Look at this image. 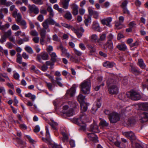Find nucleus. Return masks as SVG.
I'll list each match as a JSON object with an SVG mask.
<instances>
[{
  "mask_svg": "<svg viewBox=\"0 0 148 148\" xmlns=\"http://www.w3.org/2000/svg\"><path fill=\"white\" fill-rule=\"evenodd\" d=\"M71 0H60V5H62V7L65 9L68 8L69 2Z\"/></svg>",
  "mask_w": 148,
  "mask_h": 148,
  "instance_id": "obj_21",
  "label": "nucleus"
},
{
  "mask_svg": "<svg viewBox=\"0 0 148 148\" xmlns=\"http://www.w3.org/2000/svg\"><path fill=\"white\" fill-rule=\"evenodd\" d=\"M64 17L68 20H71L72 19V16L71 13L69 12L65 14L64 15Z\"/></svg>",
  "mask_w": 148,
  "mask_h": 148,
  "instance_id": "obj_53",
  "label": "nucleus"
},
{
  "mask_svg": "<svg viewBox=\"0 0 148 148\" xmlns=\"http://www.w3.org/2000/svg\"><path fill=\"white\" fill-rule=\"evenodd\" d=\"M138 64L142 69H145L146 67V65L144 63L143 60L142 59H139L138 60Z\"/></svg>",
  "mask_w": 148,
  "mask_h": 148,
  "instance_id": "obj_33",
  "label": "nucleus"
},
{
  "mask_svg": "<svg viewBox=\"0 0 148 148\" xmlns=\"http://www.w3.org/2000/svg\"><path fill=\"white\" fill-rule=\"evenodd\" d=\"M114 64H115L113 62L106 61L103 63V65L105 67L111 68L112 67Z\"/></svg>",
  "mask_w": 148,
  "mask_h": 148,
  "instance_id": "obj_30",
  "label": "nucleus"
},
{
  "mask_svg": "<svg viewBox=\"0 0 148 148\" xmlns=\"http://www.w3.org/2000/svg\"><path fill=\"white\" fill-rule=\"evenodd\" d=\"M46 138H42V140L43 141L45 142L48 144L50 143V135L49 131L48 126H46Z\"/></svg>",
  "mask_w": 148,
  "mask_h": 148,
  "instance_id": "obj_12",
  "label": "nucleus"
},
{
  "mask_svg": "<svg viewBox=\"0 0 148 148\" xmlns=\"http://www.w3.org/2000/svg\"><path fill=\"white\" fill-rule=\"evenodd\" d=\"M107 33V32H105L101 34H99V39L97 41V45H99L100 46H102L103 43L102 41H104L106 40V35Z\"/></svg>",
  "mask_w": 148,
  "mask_h": 148,
  "instance_id": "obj_9",
  "label": "nucleus"
},
{
  "mask_svg": "<svg viewBox=\"0 0 148 148\" xmlns=\"http://www.w3.org/2000/svg\"><path fill=\"white\" fill-rule=\"evenodd\" d=\"M88 10L89 14L91 15H92L94 12L95 11L94 10V8L91 7H88Z\"/></svg>",
  "mask_w": 148,
  "mask_h": 148,
  "instance_id": "obj_49",
  "label": "nucleus"
},
{
  "mask_svg": "<svg viewBox=\"0 0 148 148\" xmlns=\"http://www.w3.org/2000/svg\"><path fill=\"white\" fill-rule=\"evenodd\" d=\"M103 48L104 49H108L110 51H112L113 48V44L112 42L107 41L103 45Z\"/></svg>",
  "mask_w": 148,
  "mask_h": 148,
  "instance_id": "obj_20",
  "label": "nucleus"
},
{
  "mask_svg": "<svg viewBox=\"0 0 148 148\" xmlns=\"http://www.w3.org/2000/svg\"><path fill=\"white\" fill-rule=\"evenodd\" d=\"M28 7L29 10L32 13L33 12L36 14H38L39 12V10L38 8L35 5H28Z\"/></svg>",
  "mask_w": 148,
  "mask_h": 148,
  "instance_id": "obj_10",
  "label": "nucleus"
},
{
  "mask_svg": "<svg viewBox=\"0 0 148 148\" xmlns=\"http://www.w3.org/2000/svg\"><path fill=\"white\" fill-rule=\"evenodd\" d=\"M55 23V21L52 19L47 18L42 23V25L43 28H41L40 32L42 29H43L46 31V30L47 32H50V29L49 28V25H54Z\"/></svg>",
  "mask_w": 148,
  "mask_h": 148,
  "instance_id": "obj_3",
  "label": "nucleus"
},
{
  "mask_svg": "<svg viewBox=\"0 0 148 148\" xmlns=\"http://www.w3.org/2000/svg\"><path fill=\"white\" fill-rule=\"evenodd\" d=\"M18 10L16 9L12 13V16L16 18V21L17 23L22 20V17L21 14L18 13Z\"/></svg>",
  "mask_w": 148,
  "mask_h": 148,
  "instance_id": "obj_14",
  "label": "nucleus"
},
{
  "mask_svg": "<svg viewBox=\"0 0 148 148\" xmlns=\"http://www.w3.org/2000/svg\"><path fill=\"white\" fill-rule=\"evenodd\" d=\"M53 47L51 45H49L47 48V50L49 54V53H51L53 51Z\"/></svg>",
  "mask_w": 148,
  "mask_h": 148,
  "instance_id": "obj_56",
  "label": "nucleus"
},
{
  "mask_svg": "<svg viewBox=\"0 0 148 148\" xmlns=\"http://www.w3.org/2000/svg\"><path fill=\"white\" fill-rule=\"evenodd\" d=\"M33 2L36 4L40 5L43 3V1L41 0H34Z\"/></svg>",
  "mask_w": 148,
  "mask_h": 148,
  "instance_id": "obj_63",
  "label": "nucleus"
},
{
  "mask_svg": "<svg viewBox=\"0 0 148 148\" xmlns=\"http://www.w3.org/2000/svg\"><path fill=\"white\" fill-rule=\"evenodd\" d=\"M76 87V85H73L69 90H67L66 95L67 97H72L73 96L75 92V88Z\"/></svg>",
  "mask_w": 148,
  "mask_h": 148,
  "instance_id": "obj_11",
  "label": "nucleus"
},
{
  "mask_svg": "<svg viewBox=\"0 0 148 148\" xmlns=\"http://www.w3.org/2000/svg\"><path fill=\"white\" fill-rule=\"evenodd\" d=\"M41 58L44 60H46L49 59V56L47 53H43L41 54Z\"/></svg>",
  "mask_w": 148,
  "mask_h": 148,
  "instance_id": "obj_42",
  "label": "nucleus"
},
{
  "mask_svg": "<svg viewBox=\"0 0 148 148\" xmlns=\"http://www.w3.org/2000/svg\"><path fill=\"white\" fill-rule=\"evenodd\" d=\"M49 124L52 127V129L55 130H57L58 124L57 123L55 122L54 120H52L51 122H49Z\"/></svg>",
  "mask_w": 148,
  "mask_h": 148,
  "instance_id": "obj_26",
  "label": "nucleus"
},
{
  "mask_svg": "<svg viewBox=\"0 0 148 148\" xmlns=\"http://www.w3.org/2000/svg\"><path fill=\"white\" fill-rule=\"evenodd\" d=\"M81 110L83 112L86 111L87 110L88 104L85 102L80 104Z\"/></svg>",
  "mask_w": 148,
  "mask_h": 148,
  "instance_id": "obj_29",
  "label": "nucleus"
},
{
  "mask_svg": "<svg viewBox=\"0 0 148 148\" xmlns=\"http://www.w3.org/2000/svg\"><path fill=\"white\" fill-rule=\"evenodd\" d=\"M122 134L124 136L131 140H135L136 139V137L134 134L131 131L122 132Z\"/></svg>",
  "mask_w": 148,
  "mask_h": 148,
  "instance_id": "obj_7",
  "label": "nucleus"
},
{
  "mask_svg": "<svg viewBox=\"0 0 148 148\" xmlns=\"http://www.w3.org/2000/svg\"><path fill=\"white\" fill-rule=\"evenodd\" d=\"M49 55L51 57V60L53 62H55L57 60L58 56L54 52L49 53Z\"/></svg>",
  "mask_w": 148,
  "mask_h": 148,
  "instance_id": "obj_25",
  "label": "nucleus"
},
{
  "mask_svg": "<svg viewBox=\"0 0 148 148\" xmlns=\"http://www.w3.org/2000/svg\"><path fill=\"white\" fill-rule=\"evenodd\" d=\"M91 84L90 80L87 79L81 83L80 85L81 90L84 94H88L90 93Z\"/></svg>",
  "mask_w": 148,
  "mask_h": 148,
  "instance_id": "obj_2",
  "label": "nucleus"
},
{
  "mask_svg": "<svg viewBox=\"0 0 148 148\" xmlns=\"http://www.w3.org/2000/svg\"><path fill=\"white\" fill-rule=\"evenodd\" d=\"M87 130L88 131L90 132H94L98 133L99 132L98 126L97 123L95 122L91 124L89 127L88 128Z\"/></svg>",
  "mask_w": 148,
  "mask_h": 148,
  "instance_id": "obj_8",
  "label": "nucleus"
},
{
  "mask_svg": "<svg viewBox=\"0 0 148 148\" xmlns=\"http://www.w3.org/2000/svg\"><path fill=\"white\" fill-rule=\"evenodd\" d=\"M25 50L29 53L32 54L34 53L32 49L29 46H27L25 48Z\"/></svg>",
  "mask_w": 148,
  "mask_h": 148,
  "instance_id": "obj_45",
  "label": "nucleus"
},
{
  "mask_svg": "<svg viewBox=\"0 0 148 148\" xmlns=\"http://www.w3.org/2000/svg\"><path fill=\"white\" fill-rule=\"evenodd\" d=\"M128 3V1L127 0H123V1L121 5V7L122 8H126Z\"/></svg>",
  "mask_w": 148,
  "mask_h": 148,
  "instance_id": "obj_50",
  "label": "nucleus"
},
{
  "mask_svg": "<svg viewBox=\"0 0 148 148\" xmlns=\"http://www.w3.org/2000/svg\"><path fill=\"white\" fill-rule=\"evenodd\" d=\"M55 79L54 83L55 82L58 85L61 87L63 86V84L62 82V79L61 77H56Z\"/></svg>",
  "mask_w": 148,
  "mask_h": 148,
  "instance_id": "obj_24",
  "label": "nucleus"
},
{
  "mask_svg": "<svg viewBox=\"0 0 148 148\" xmlns=\"http://www.w3.org/2000/svg\"><path fill=\"white\" fill-rule=\"evenodd\" d=\"M88 121V117L85 114L82 112L79 117L74 118L73 122L80 126L79 130L81 131H85L86 128V125L85 122Z\"/></svg>",
  "mask_w": 148,
  "mask_h": 148,
  "instance_id": "obj_1",
  "label": "nucleus"
},
{
  "mask_svg": "<svg viewBox=\"0 0 148 148\" xmlns=\"http://www.w3.org/2000/svg\"><path fill=\"white\" fill-rule=\"evenodd\" d=\"M108 138L110 141L113 143H114L116 140V136H114L112 135L109 136H108Z\"/></svg>",
  "mask_w": 148,
  "mask_h": 148,
  "instance_id": "obj_46",
  "label": "nucleus"
},
{
  "mask_svg": "<svg viewBox=\"0 0 148 148\" xmlns=\"http://www.w3.org/2000/svg\"><path fill=\"white\" fill-rule=\"evenodd\" d=\"M12 34V31L11 29L8 30L5 33L4 36L6 37L10 36Z\"/></svg>",
  "mask_w": 148,
  "mask_h": 148,
  "instance_id": "obj_62",
  "label": "nucleus"
},
{
  "mask_svg": "<svg viewBox=\"0 0 148 148\" xmlns=\"http://www.w3.org/2000/svg\"><path fill=\"white\" fill-rule=\"evenodd\" d=\"M126 96L134 100H139L141 98V96L139 93L133 90L127 92Z\"/></svg>",
  "mask_w": 148,
  "mask_h": 148,
  "instance_id": "obj_4",
  "label": "nucleus"
},
{
  "mask_svg": "<svg viewBox=\"0 0 148 148\" xmlns=\"http://www.w3.org/2000/svg\"><path fill=\"white\" fill-rule=\"evenodd\" d=\"M8 10L7 8H2L0 10V12L2 13H4L5 14H7L8 13Z\"/></svg>",
  "mask_w": 148,
  "mask_h": 148,
  "instance_id": "obj_51",
  "label": "nucleus"
},
{
  "mask_svg": "<svg viewBox=\"0 0 148 148\" xmlns=\"http://www.w3.org/2000/svg\"><path fill=\"white\" fill-rule=\"evenodd\" d=\"M70 106L69 110L66 112V116H73L74 115L73 109L76 108L78 105L77 102L75 101H69L68 102Z\"/></svg>",
  "mask_w": 148,
  "mask_h": 148,
  "instance_id": "obj_5",
  "label": "nucleus"
},
{
  "mask_svg": "<svg viewBox=\"0 0 148 148\" xmlns=\"http://www.w3.org/2000/svg\"><path fill=\"white\" fill-rule=\"evenodd\" d=\"M30 70L32 72L36 73H37V71H38L36 69V67L34 65H32L30 67Z\"/></svg>",
  "mask_w": 148,
  "mask_h": 148,
  "instance_id": "obj_58",
  "label": "nucleus"
},
{
  "mask_svg": "<svg viewBox=\"0 0 148 148\" xmlns=\"http://www.w3.org/2000/svg\"><path fill=\"white\" fill-rule=\"evenodd\" d=\"M70 60L71 61L74 62L76 63H78L79 62V60L72 56H71V57Z\"/></svg>",
  "mask_w": 148,
  "mask_h": 148,
  "instance_id": "obj_60",
  "label": "nucleus"
},
{
  "mask_svg": "<svg viewBox=\"0 0 148 148\" xmlns=\"http://www.w3.org/2000/svg\"><path fill=\"white\" fill-rule=\"evenodd\" d=\"M70 6L72 10V13L74 16L77 15L78 13V6L76 4L73 3L71 4Z\"/></svg>",
  "mask_w": 148,
  "mask_h": 148,
  "instance_id": "obj_16",
  "label": "nucleus"
},
{
  "mask_svg": "<svg viewBox=\"0 0 148 148\" xmlns=\"http://www.w3.org/2000/svg\"><path fill=\"white\" fill-rule=\"evenodd\" d=\"M116 47L119 50L122 51H125L127 49L126 45L124 43L118 44L117 45Z\"/></svg>",
  "mask_w": 148,
  "mask_h": 148,
  "instance_id": "obj_28",
  "label": "nucleus"
},
{
  "mask_svg": "<svg viewBox=\"0 0 148 148\" xmlns=\"http://www.w3.org/2000/svg\"><path fill=\"white\" fill-rule=\"evenodd\" d=\"M112 18L111 17H109L101 20V22L103 25L109 26L110 23L112 21Z\"/></svg>",
  "mask_w": 148,
  "mask_h": 148,
  "instance_id": "obj_22",
  "label": "nucleus"
},
{
  "mask_svg": "<svg viewBox=\"0 0 148 148\" xmlns=\"http://www.w3.org/2000/svg\"><path fill=\"white\" fill-rule=\"evenodd\" d=\"M48 145H50L53 148H62V147L60 145H58L56 144L52 143L51 141L50 143L48 144Z\"/></svg>",
  "mask_w": 148,
  "mask_h": 148,
  "instance_id": "obj_43",
  "label": "nucleus"
},
{
  "mask_svg": "<svg viewBox=\"0 0 148 148\" xmlns=\"http://www.w3.org/2000/svg\"><path fill=\"white\" fill-rule=\"evenodd\" d=\"M140 108L142 110L148 111V103H142L140 105Z\"/></svg>",
  "mask_w": 148,
  "mask_h": 148,
  "instance_id": "obj_36",
  "label": "nucleus"
},
{
  "mask_svg": "<svg viewBox=\"0 0 148 148\" xmlns=\"http://www.w3.org/2000/svg\"><path fill=\"white\" fill-rule=\"evenodd\" d=\"M46 75L50 79V81L53 83H54L55 80L53 78V77L50 75L49 74H46Z\"/></svg>",
  "mask_w": 148,
  "mask_h": 148,
  "instance_id": "obj_59",
  "label": "nucleus"
},
{
  "mask_svg": "<svg viewBox=\"0 0 148 148\" xmlns=\"http://www.w3.org/2000/svg\"><path fill=\"white\" fill-rule=\"evenodd\" d=\"M109 119L111 123H115L120 120V116L119 114L116 112H113L109 115Z\"/></svg>",
  "mask_w": 148,
  "mask_h": 148,
  "instance_id": "obj_6",
  "label": "nucleus"
},
{
  "mask_svg": "<svg viewBox=\"0 0 148 148\" xmlns=\"http://www.w3.org/2000/svg\"><path fill=\"white\" fill-rule=\"evenodd\" d=\"M17 23H20V25L22 26V28L23 29H25L27 27L26 23L24 20H21L19 22H18Z\"/></svg>",
  "mask_w": 148,
  "mask_h": 148,
  "instance_id": "obj_39",
  "label": "nucleus"
},
{
  "mask_svg": "<svg viewBox=\"0 0 148 148\" xmlns=\"http://www.w3.org/2000/svg\"><path fill=\"white\" fill-rule=\"evenodd\" d=\"M109 90L110 94H116L118 92L117 87L114 85H112L109 88Z\"/></svg>",
  "mask_w": 148,
  "mask_h": 148,
  "instance_id": "obj_23",
  "label": "nucleus"
},
{
  "mask_svg": "<svg viewBox=\"0 0 148 148\" xmlns=\"http://www.w3.org/2000/svg\"><path fill=\"white\" fill-rule=\"evenodd\" d=\"M15 35L16 36H18L19 35H20L21 36H25V34H22V32L21 31H18L17 32L15 33Z\"/></svg>",
  "mask_w": 148,
  "mask_h": 148,
  "instance_id": "obj_55",
  "label": "nucleus"
},
{
  "mask_svg": "<svg viewBox=\"0 0 148 148\" xmlns=\"http://www.w3.org/2000/svg\"><path fill=\"white\" fill-rule=\"evenodd\" d=\"M135 123V119L133 118H130L128 119L127 124L128 126H132L134 125Z\"/></svg>",
  "mask_w": 148,
  "mask_h": 148,
  "instance_id": "obj_31",
  "label": "nucleus"
},
{
  "mask_svg": "<svg viewBox=\"0 0 148 148\" xmlns=\"http://www.w3.org/2000/svg\"><path fill=\"white\" fill-rule=\"evenodd\" d=\"M47 10L49 13V18L51 19V18L54 15L53 10L52 7L50 6H48L47 8Z\"/></svg>",
  "mask_w": 148,
  "mask_h": 148,
  "instance_id": "obj_32",
  "label": "nucleus"
},
{
  "mask_svg": "<svg viewBox=\"0 0 148 148\" xmlns=\"http://www.w3.org/2000/svg\"><path fill=\"white\" fill-rule=\"evenodd\" d=\"M91 22V18L90 17H88L84 21V23L86 26H88V23H90Z\"/></svg>",
  "mask_w": 148,
  "mask_h": 148,
  "instance_id": "obj_47",
  "label": "nucleus"
},
{
  "mask_svg": "<svg viewBox=\"0 0 148 148\" xmlns=\"http://www.w3.org/2000/svg\"><path fill=\"white\" fill-rule=\"evenodd\" d=\"M47 86L48 87V88L50 90H52V89L53 88V83L52 82L51 83H48L47 82H46ZM54 83H53L54 84Z\"/></svg>",
  "mask_w": 148,
  "mask_h": 148,
  "instance_id": "obj_52",
  "label": "nucleus"
},
{
  "mask_svg": "<svg viewBox=\"0 0 148 148\" xmlns=\"http://www.w3.org/2000/svg\"><path fill=\"white\" fill-rule=\"evenodd\" d=\"M88 136L90 140L94 142L97 143L98 142L97 136L93 133H87Z\"/></svg>",
  "mask_w": 148,
  "mask_h": 148,
  "instance_id": "obj_19",
  "label": "nucleus"
},
{
  "mask_svg": "<svg viewBox=\"0 0 148 148\" xmlns=\"http://www.w3.org/2000/svg\"><path fill=\"white\" fill-rule=\"evenodd\" d=\"M18 10L16 9L12 13V16L16 18V21L17 23L22 20V17L21 14L18 13Z\"/></svg>",
  "mask_w": 148,
  "mask_h": 148,
  "instance_id": "obj_13",
  "label": "nucleus"
},
{
  "mask_svg": "<svg viewBox=\"0 0 148 148\" xmlns=\"http://www.w3.org/2000/svg\"><path fill=\"white\" fill-rule=\"evenodd\" d=\"M126 94L125 95L124 93L120 95L119 96V98L121 100L124 101H127L128 100L127 98L129 97H127L126 96Z\"/></svg>",
  "mask_w": 148,
  "mask_h": 148,
  "instance_id": "obj_38",
  "label": "nucleus"
},
{
  "mask_svg": "<svg viewBox=\"0 0 148 148\" xmlns=\"http://www.w3.org/2000/svg\"><path fill=\"white\" fill-rule=\"evenodd\" d=\"M140 121L142 123L148 121V113L142 112L140 115Z\"/></svg>",
  "mask_w": 148,
  "mask_h": 148,
  "instance_id": "obj_15",
  "label": "nucleus"
},
{
  "mask_svg": "<svg viewBox=\"0 0 148 148\" xmlns=\"http://www.w3.org/2000/svg\"><path fill=\"white\" fill-rule=\"evenodd\" d=\"M136 23L134 21H132L130 22L129 24V25L131 28H134L135 27Z\"/></svg>",
  "mask_w": 148,
  "mask_h": 148,
  "instance_id": "obj_64",
  "label": "nucleus"
},
{
  "mask_svg": "<svg viewBox=\"0 0 148 148\" xmlns=\"http://www.w3.org/2000/svg\"><path fill=\"white\" fill-rule=\"evenodd\" d=\"M90 39L92 42H95L97 44V41L99 40L97 35L96 34L91 35L89 37Z\"/></svg>",
  "mask_w": 148,
  "mask_h": 148,
  "instance_id": "obj_27",
  "label": "nucleus"
},
{
  "mask_svg": "<svg viewBox=\"0 0 148 148\" xmlns=\"http://www.w3.org/2000/svg\"><path fill=\"white\" fill-rule=\"evenodd\" d=\"M10 25L9 23H6L4 25H1L0 27V29L4 31L8 29L10 27Z\"/></svg>",
  "mask_w": 148,
  "mask_h": 148,
  "instance_id": "obj_41",
  "label": "nucleus"
},
{
  "mask_svg": "<svg viewBox=\"0 0 148 148\" xmlns=\"http://www.w3.org/2000/svg\"><path fill=\"white\" fill-rule=\"evenodd\" d=\"M85 98V96L82 95V94H79L78 96L77 97V99L78 101L80 103H83L85 102L84 101V99Z\"/></svg>",
  "mask_w": 148,
  "mask_h": 148,
  "instance_id": "obj_35",
  "label": "nucleus"
},
{
  "mask_svg": "<svg viewBox=\"0 0 148 148\" xmlns=\"http://www.w3.org/2000/svg\"><path fill=\"white\" fill-rule=\"evenodd\" d=\"M99 124L103 127H107L108 126L109 123L105 120H102L100 121Z\"/></svg>",
  "mask_w": 148,
  "mask_h": 148,
  "instance_id": "obj_44",
  "label": "nucleus"
},
{
  "mask_svg": "<svg viewBox=\"0 0 148 148\" xmlns=\"http://www.w3.org/2000/svg\"><path fill=\"white\" fill-rule=\"evenodd\" d=\"M30 34L33 36H37L38 35V34L37 32L35 30L31 31L30 32Z\"/></svg>",
  "mask_w": 148,
  "mask_h": 148,
  "instance_id": "obj_57",
  "label": "nucleus"
},
{
  "mask_svg": "<svg viewBox=\"0 0 148 148\" xmlns=\"http://www.w3.org/2000/svg\"><path fill=\"white\" fill-rule=\"evenodd\" d=\"M17 141L18 143L22 147H23V146L25 145V142H23L21 139L19 138H17Z\"/></svg>",
  "mask_w": 148,
  "mask_h": 148,
  "instance_id": "obj_48",
  "label": "nucleus"
},
{
  "mask_svg": "<svg viewBox=\"0 0 148 148\" xmlns=\"http://www.w3.org/2000/svg\"><path fill=\"white\" fill-rule=\"evenodd\" d=\"M72 30L76 34L78 38H80L82 36L83 34L82 33L79 32V29H75V28H72Z\"/></svg>",
  "mask_w": 148,
  "mask_h": 148,
  "instance_id": "obj_34",
  "label": "nucleus"
},
{
  "mask_svg": "<svg viewBox=\"0 0 148 148\" xmlns=\"http://www.w3.org/2000/svg\"><path fill=\"white\" fill-rule=\"evenodd\" d=\"M91 28L94 31L98 32H101V28L99 23L97 21H94L92 25Z\"/></svg>",
  "mask_w": 148,
  "mask_h": 148,
  "instance_id": "obj_18",
  "label": "nucleus"
},
{
  "mask_svg": "<svg viewBox=\"0 0 148 148\" xmlns=\"http://www.w3.org/2000/svg\"><path fill=\"white\" fill-rule=\"evenodd\" d=\"M115 26L117 29H120L123 27L124 25L122 23L118 21H116Z\"/></svg>",
  "mask_w": 148,
  "mask_h": 148,
  "instance_id": "obj_40",
  "label": "nucleus"
},
{
  "mask_svg": "<svg viewBox=\"0 0 148 148\" xmlns=\"http://www.w3.org/2000/svg\"><path fill=\"white\" fill-rule=\"evenodd\" d=\"M87 47L91 53H93L95 51V49L93 45L88 44L87 45Z\"/></svg>",
  "mask_w": 148,
  "mask_h": 148,
  "instance_id": "obj_37",
  "label": "nucleus"
},
{
  "mask_svg": "<svg viewBox=\"0 0 148 148\" xmlns=\"http://www.w3.org/2000/svg\"><path fill=\"white\" fill-rule=\"evenodd\" d=\"M40 34L41 36L40 40V43L42 45H43L45 43V38L46 34V31L42 29L40 32Z\"/></svg>",
  "mask_w": 148,
  "mask_h": 148,
  "instance_id": "obj_17",
  "label": "nucleus"
},
{
  "mask_svg": "<svg viewBox=\"0 0 148 148\" xmlns=\"http://www.w3.org/2000/svg\"><path fill=\"white\" fill-rule=\"evenodd\" d=\"M130 71L132 73H137L139 71L137 70L136 67L131 66V68L130 69Z\"/></svg>",
  "mask_w": 148,
  "mask_h": 148,
  "instance_id": "obj_54",
  "label": "nucleus"
},
{
  "mask_svg": "<svg viewBox=\"0 0 148 148\" xmlns=\"http://www.w3.org/2000/svg\"><path fill=\"white\" fill-rule=\"evenodd\" d=\"M12 29L13 30H16L19 29V27L16 24L13 25L12 27Z\"/></svg>",
  "mask_w": 148,
  "mask_h": 148,
  "instance_id": "obj_61",
  "label": "nucleus"
}]
</instances>
